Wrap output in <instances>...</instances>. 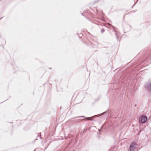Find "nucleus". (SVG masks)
I'll return each mask as SVG.
<instances>
[{"instance_id":"1","label":"nucleus","mask_w":151,"mask_h":151,"mask_svg":"<svg viewBox=\"0 0 151 151\" xmlns=\"http://www.w3.org/2000/svg\"><path fill=\"white\" fill-rule=\"evenodd\" d=\"M145 87L147 91L151 92V82L147 83L145 85Z\"/></svg>"},{"instance_id":"4","label":"nucleus","mask_w":151,"mask_h":151,"mask_svg":"<svg viewBox=\"0 0 151 151\" xmlns=\"http://www.w3.org/2000/svg\"><path fill=\"white\" fill-rule=\"evenodd\" d=\"M104 30H103L102 32H104Z\"/></svg>"},{"instance_id":"3","label":"nucleus","mask_w":151,"mask_h":151,"mask_svg":"<svg viewBox=\"0 0 151 151\" xmlns=\"http://www.w3.org/2000/svg\"><path fill=\"white\" fill-rule=\"evenodd\" d=\"M137 146V145L135 143H132L130 146L129 149L130 151H134Z\"/></svg>"},{"instance_id":"2","label":"nucleus","mask_w":151,"mask_h":151,"mask_svg":"<svg viewBox=\"0 0 151 151\" xmlns=\"http://www.w3.org/2000/svg\"><path fill=\"white\" fill-rule=\"evenodd\" d=\"M147 120V117L145 115H142L139 119V121L142 123H144Z\"/></svg>"}]
</instances>
